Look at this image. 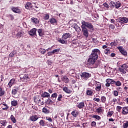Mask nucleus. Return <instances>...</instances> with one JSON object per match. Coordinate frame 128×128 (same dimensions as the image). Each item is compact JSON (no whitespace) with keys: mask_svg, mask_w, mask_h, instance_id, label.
I'll use <instances>...</instances> for the list:
<instances>
[{"mask_svg":"<svg viewBox=\"0 0 128 128\" xmlns=\"http://www.w3.org/2000/svg\"><path fill=\"white\" fill-rule=\"evenodd\" d=\"M16 50H14L12 51L10 54H9V56L10 58H14V56L15 54H16Z\"/></svg>","mask_w":128,"mask_h":128,"instance_id":"c756f323","label":"nucleus"},{"mask_svg":"<svg viewBox=\"0 0 128 128\" xmlns=\"http://www.w3.org/2000/svg\"><path fill=\"white\" fill-rule=\"evenodd\" d=\"M117 48L119 50L120 52H121L123 56H126L128 54V52L126 51L122 46H118Z\"/></svg>","mask_w":128,"mask_h":128,"instance_id":"9d476101","label":"nucleus"},{"mask_svg":"<svg viewBox=\"0 0 128 128\" xmlns=\"http://www.w3.org/2000/svg\"><path fill=\"white\" fill-rule=\"evenodd\" d=\"M32 22H34V24H38V20L36 18H32Z\"/></svg>","mask_w":128,"mask_h":128,"instance_id":"37998d69","label":"nucleus"},{"mask_svg":"<svg viewBox=\"0 0 128 128\" xmlns=\"http://www.w3.org/2000/svg\"><path fill=\"white\" fill-rule=\"evenodd\" d=\"M104 8H106V10H108V8H110V6H108V3L106 2H104Z\"/></svg>","mask_w":128,"mask_h":128,"instance_id":"6e6d98bb","label":"nucleus"},{"mask_svg":"<svg viewBox=\"0 0 128 128\" xmlns=\"http://www.w3.org/2000/svg\"><path fill=\"white\" fill-rule=\"evenodd\" d=\"M122 114L126 115L128 114V108L126 106L122 108Z\"/></svg>","mask_w":128,"mask_h":128,"instance_id":"412c9836","label":"nucleus"},{"mask_svg":"<svg viewBox=\"0 0 128 128\" xmlns=\"http://www.w3.org/2000/svg\"><path fill=\"white\" fill-rule=\"evenodd\" d=\"M62 80L65 82V84H68L70 82V79L68 78V76H64L62 78Z\"/></svg>","mask_w":128,"mask_h":128,"instance_id":"aec40b11","label":"nucleus"},{"mask_svg":"<svg viewBox=\"0 0 128 128\" xmlns=\"http://www.w3.org/2000/svg\"><path fill=\"white\" fill-rule=\"evenodd\" d=\"M58 115L60 116L61 117L64 116V111L61 110L59 112Z\"/></svg>","mask_w":128,"mask_h":128,"instance_id":"5fc2aeb1","label":"nucleus"},{"mask_svg":"<svg viewBox=\"0 0 128 128\" xmlns=\"http://www.w3.org/2000/svg\"><path fill=\"white\" fill-rule=\"evenodd\" d=\"M62 94H59L58 98V102H60L62 100Z\"/></svg>","mask_w":128,"mask_h":128,"instance_id":"4d7b16f0","label":"nucleus"},{"mask_svg":"<svg viewBox=\"0 0 128 128\" xmlns=\"http://www.w3.org/2000/svg\"><path fill=\"white\" fill-rule=\"evenodd\" d=\"M12 20H14V16L12 14H10L8 16Z\"/></svg>","mask_w":128,"mask_h":128,"instance_id":"0e129e2a","label":"nucleus"},{"mask_svg":"<svg viewBox=\"0 0 128 128\" xmlns=\"http://www.w3.org/2000/svg\"><path fill=\"white\" fill-rule=\"evenodd\" d=\"M42 112H44V114H50V110L46 108H42Z\"/></svg>","mask_w":128,"mask_h":128,"instance_id":"e433bc0d","label":"nucleus"},{"mask_svg":"<svg viewBox=\"0 0 128 128\" xmlns=\"http://www.w3.org/2000/svg\"><path fill=\"white\" fill-rule=\"evenodd\" d=\"M116 4L114 2H110V6H111L112 8H114L116 6Z\"/></svg>","mask_w":128,"mask_h":128,"instance_id":"603ef678","label":"nucleus"},{"mask_svg":"<svg viewBox=\"0 0 128 128\" xmlns=\"http://www.w3.org/2000/svg\"><path fill=\"white\" fill-rule=\"evenodd\" d=\"M112 94L114 96H118V92L116 90H114L112 92Z\"/></svg>","mask_w":128,"mask_h":128,"instance_id":"09e8293b","label":"nucleus"},{"mask_svg":"<svg viewBox=\"0 0 128 128\" xmlns=\"http://www.w3.org/2000/svg\"><path fill=\"white\" fill-rule=\"evenodd\" d=\"M115 84L117 86H122V82L120 81H116V82Z\"/></svg>","mask_w":128,"mask_h":128,"instance_id":"8fccbe9b","label":"nucleus"},{"mask_svg":"<svg viewBox=\"0 0 128 128\" xmlns=\"http://www.w3.org/2000/svg\"><path fill=\"white\" fill-rule=\"evenodd\" d=\"M93 100L97 102H100V98H94Z\"/></svg>","mask_w":128,"mask_h":128,"instance_id":"13d9d810","label":"nucleus"},{"mask_svg":"<svg viewBox=\"0 0 128 128\" xmlns=\"http://www.w3.org/2000/svg\"><path fill=\"white\" fill-rule=\"evenodd\" d=\"M100 50L98 48H95L92 50V53L89 56L88 60V64L92 66V64H96V68H98V66L100 64V62H96V60L98 58V56H100Z\"/></svg>","mask_w":128,"mask_h":128,"instance_id":"f257e3e1","label":"nucleus"},{"mask_svg":"<svg viewBox=\"0 0 128 128\" xmlns=\"http://www.w3.org/2000/svg\"><path fill=\"white\" fill-rule=\"evenodd\" d=\"M46 120L50 122H52V119L50 118V117H46Z\"/></svg>","mask_w":128,"mask_h":128,"instance_id":"e2e57ef3","label":"nucleus"},{"mask_svg":"<svg viewBox=\"0 0 128 128\" xmlns=\"http://www.w3.org/2000/svg\"><path fill=\"white\" fill-rule=\"evenodd\" d=\"M122 108L120 106H116V111L118 112H120V110H122Z\"/></svg>","mask_w":128,"mask_h":128,"instance_id":"bf43d9fd","label":"nucleus"},{"mask_svg":"<svg viewBox=\"0 0 128 128\" xmlns=\"http://www.w3.org/2000/svg\"><path fill=\"white\" fill-rule=\"evenodd\" d=\"M42 98H50V95L48 94V92H44L42 95Z\"/></svg>","mask_w":128,"mask_h":128,"instance_id":"7c9ffc66","label":"nucleus"},{"mask_svg":"<svg viewBox=\"0 0 128 128\" xmlns=\"http://www.w3.org/2000/svg\"><path fill=\"white\" fill-rule=\"evenodd\" d=\"M91 76L92 74L86 72H83L81 74L82 80H88V78Z\"/></svg>","mask_w":128,"mask_h":128,"instance_id":"423d86ee","label":"nucleus"},{"mask_svg":"<svg viewBox=\"0 0 128 128\" xmlns=\"http://www.w3.org/2000/svg\"><path fill=\"white\" fill-rule=\"evenodd\" d=\"M30 120L32 122H36L38 120V117L36 115L32 116L30 117Z\"/></svg>","mask_w":128,"mask_h":128,"instance_id":"2eb2a0df","label":"nucleus"},{"mask_svg":"<svg viewBox=\"0 0 128 128\" xmlns=\"http://www.w3.org/2000/svg\"><path fill=\"white\" fill-rule=\"evenodd\" d=\"M82 26H84V28H88V30H94V26L92 23L89 22H86L84 20H82L81 22Z\"/></svg>","mask_w":128,"mask_h":128,"instance_id":"7ed1b4c3","label":"nucleus"},{"mask_svg":"<svg viewBox=\"0 0 128 128\" xmlns=\"http://www.w3.org/2000/svg\"><path fill=\"white\" fill-rule=\"evenodd\" d=\"M54 54H56V52H60V48H58V49H55L52 50Z\"/></svg>","mask_w":128,"mask_h":128,"instance_id":"de8ad7c7","label":"nucleus"},{"mask_svg":"<svg viewBox=\"0 0 128 128\" xmlns=\"http://www.w3.org/2000/svg\"><path fill=\"white\" fill-rule=\"evenodd\" d=\"M58 96V94L56 92H55L52 94L51 98H52V100L54 102L56 100V97Z\"/></svg>","mask_w":128,"mask_h":128,"instance_id":"473e14b6","label":"nucleus"},{"mask_svg":"<svg viewBox=\"0 0 128 128\" xmlns=\"http://www.w3.org/2000/svg\"><path fill=\"white\" fill-rule=\"evenodd\" d=\"M106 86H110V84H112V79L108 78L106 80Z\"/></svg>","mask_w":128,"mask_h":128,"instance_id":"4be33fe9","label":"nucleus"},{"mask_svg":"<svg viewBox=\"0 0 128 128\" xmlns=\"http://www.w3.org/2000/svg\"><path fill=\"white\" fill-rule=\"evenodd\" d=\"M12 12H15L16 14H20V10L18 8L12 7Z\"/></svg>","mask_w":128,"mask_h":128,"instance_id":"6ab92c4d","label":"nucleus"},{"mask_svg":"<svg viewBox=\"0 0 128 128\" xmlns=\"http://www.w3.org/2000/svg\"><path fill=\"white\" fill-rule=\"evenodd\" d=\"M74 20H70L69 22V24H72V26H73V28H75V30H76L78 28H80V26H78V24H76V23H74Z\"/></svg>","mask_w":128,"mask_h":128,"instance_id":"9b49d317","label":"nucleus"},{"mask_svg":"<svg viewBox=\"0 0 128 128\" xmlns=\"http://www.w3.org/2000/svg\"><path fill=\"white\" fill-rule=\"evenodd\" d=\"M54 54V52H48V53L46 54V56H52Z\"/></svg>","mask_w":128,"mask_h":128,"instance_id":"3c124183","label":"nucleus"},{"mask_svg":"<svg viewBox=\"0 0 128 128\" xmlns=\"http://www.w3.org/2000/svg\"><path fill=\"white\" fill-rule=\"evenodd\" d=\"M91 126H96V122H92L91 124Z\"/></svg>","mask_w":128,"mask_h":128,"instance_id":"774afa93","label":"nucleus"},{"mask_svg":"<svg viewBox=\"0 0 128 128\" xmlns=\"http://www.w3.org/2000/svg\"><path fill=\"white\" fill-rule=\"evenodd\" d=\"M114 111L108 112L107 114V116L110 118L114 114Z\"/></svg>","mask_w":128,"mask_h":128,"instance_id":"79ce46f5","label":"nucleus"},{"mask_svg":"<svg viewBox=\"0 0 128 128\" xmlns=\"http://www.w3.org/2000/svg\"><path fill=\"white\" fill-rule=\"evenodd\" d=\"M52 102H52V100H50V98H48L47 100L46 104H52Z\"/></svg>","mask_w":128,"mask_h":128,"instance_id":"49530a36","label":"nucleus"},{"mask_svg":"<svg viewBox=\"0 0 128 128\" xmlns=\"http://www.w3.org/2000/svg\"><path fill=\"white\" fill-rule=\"evenodd\" d=\"M20 78L23 82H28L30 80V78H28V75L26 74H22L20 76Z\"/></svg>","mask_w":128,"mask_h":128,"instance_id":"0eeeda50","label":"nucleus"},{"mask_svg":"<svg viewBox=\"0 0 128 128\" xmlns=\"http://www.w3.org/2000/svg\"><path fill=\"white\" fill-rule=\"evenodd\" d=\"M104 52L106 54H110V50L108 48H106L105 50H104Z\"/></svg>","mask_w":128,"mask_h":128,"instance_id":"a18cd8bd","label":"nucleus"},{"mask_svg":"<svg viewBox=\"0 0 128 128\" xmlns=\"http://www.w3.org/2000/svg\"><path fill=\"white\" fill-rule=\"evenodd\" d=\"M115 6L116 8H120V3H116Z\"/></svg>","mask_w":128,"mask_h":128,"instance_id":"680f3d73","label":"nucleus"},{"mask_svg":"<svg viewBox=\"0 0 128 128\" xmlns=\"http://www.w3.org/2000/svg\"><path fill=\"white\" fill-rule=\"evenodd\" d=\"M110 28H111V30H114V24H110L109 25Z\"/></svg>","mask_w":128,"mask_h":128,"instance_id":"69168bd1","label":"nucleus"},{"mask_svg":"<svg viewBox=\"0 0 128 128\" xmlns=\"http://www.w3.org/2000/svg\"><path fill=\"white\" fill-rule=\"evenodd\" d=\"M66 4H73L74 2H72V0H66Z\"/></svg>","mask_w":128,"mask_h":128,"instance_id":"864d4df0","label":"nucleus"},{"mask_svg":"<svg viewBox=\"0 0 128 128\" xmlns=\"http://www.w3.org/2000/svg\"><path fill=\"white\" fill-rule=\"evenodd\" d=\"M72 38V34L70 33H65L62 36V38H58V42H60V44H68V41L66 40H68V38Z\"/></svg>","mask_w":128,"mask_h":128,"instance_id":"f03ea898","label":"nucleus"},{"mask_svg":"<svg viewBox=\"0 0 128 128\" xmlns=\"http://www.w3.org/2000/svg\"><path fill=\"white\" fill-rule=\"evenodd\" d=\"M39 124L40 126H44V124H46L44 121L42 120H40V122H39Z\"/></svg>","mask_w":128,"mask_h":128,"instance_id":"a19ab883","label":"nucleus"},{"mask_svg":"<svg viewBox=\"0 0 128 128\" xmlns=\"http://www.w3.org/2000/svg\"><path fill=\"white\" fill-rule=\"evenodd\" d=\"M0 124H2L4 126H6V121L5 120H0Z\"/></svg>","mask_w":128,"mask_h":128,"instance_id":"ea45409f","label":"nucleus"},{"mask_svg":"<svg viewBox=\"0 0 128 128\" xmlns=\"http://www.w3.org/2000/svg\"><path fill=\"white\" fill-rule=\"evenodd\" d=\"M38 32L40 36H42L44 34V32L42 30V29L40 28L38 30Z\"/></svg>","mask_w":128,"mask_h":128,"instance_id":"bb28decb","label":"nucleus"},{"mask_svg":"<svg viewBox=\"0 0 128 128\" xmlns=\"http://www.w3.org/2000/svg\"><path fill=\"white\" fill-rule=\"evenodd\" d=\"M16 80L14 78L11 79L8 84L9 88H12V84H14Z\"/></svg>","mask_w":128,"mask_h":128,"instance_id":"a211bd4d","label":"nucleus"},{"mask_svg":"<svg viewBox=\"0 0 128 128\" xmlns=\"http://www.w3.org/2000/svg\"><path fill=\"white\" fill-rule=\"evenodd\" d=\"M18 88H14L12 90V94L14 96H16L18 94Z\"/></svg>","mask_w":128,"mask_h":128,"instance_id":"5701e85b","label":"nucleus"},{"mask_svg":"<svg viewBox=\"0 0 128 128\" xmlns=\"http://www.w3.org/2000/svg\"><path fill=\"white\" fill-rule=\"evenodd\" d=\"M92 118H96V120H100V116L98 115H93Z\"/></svg>","mask_w":128,"mask_h":128,"instance_id":"58836bf2","label":"nucleus"},{"mask_svg":"<svg viewBox=\"0 0 128 128\" xmlns=\"http://www.w3.org/2000/svg\"><path fill=\"white\" fill-rule=\"evenodd\" d=\"M10 120L14 124H16V118H14V115H11Z\"/></svg>","mask_w":128,"mask_h":128,"instance_id":"c9c22d12","label":"nucleus"},{"mask_svg":"<svg viewBox=\"0 0 128 128\" xmlns=\"http://www.w3.org/2000/svg\"><path fill=\"white\" fill-rule=\"evenodd\" d=\"M4 90H2V88L0 86V96H4L5 94Z\"/></svg>","mask_w":128,"mask_h":128,"instance_id":"72a5a7b5","label":"nucleus"},{"mask_svg":"<svg viewBox=\"0 0 128 128\" xmlns=\"http://www.w3.org/2000/svg\"><path fill=\"white\" fill-rule=\"evenodd\" d=\"M12 106H18V100H14L11 102Z\"/></svg>","mask_w":128,"mask_h":128,"instance_id":"2f4dec72","label":"nucleus"},{"mask_svg":"<svg viewBox=\"0 0 128 128\" xmlns=\"http://www.w3.org/2000/svg\"><path fill=\"white\" fill-rule=\"evenodd\" d=\"M72 116L74 118H76L80 114V112L76 110H74L71 112Z\"/></svg>","mask_w":128,"mask_h":128,"instance_id":"ddd939ff","label":"nucleus"},{"mask_svg":"<svg viewBox=\"0 0 128 128\" xmlns=\"http://www.w3.org/2000/svg\"><path fill=\"white\" fill-rule=\"evenodd\" d=\"M95 90L96 92H100L102 90V83L98 82L97 81L94 82Z\"/></svg>","mask_w":128,"mask_h":128,"instance_id":"6e6552de","label":"nucleus"},{"mask_svg":"<svg viewBox=\"0 0 128 128\" xmlns=\"http://www.w3.org/2000/svg\"><path fill=\"white\" fill-rule=\"evenodd\" d=\"M86 94L87 96H92V94H94V92H92V90H90V88H88L86 91Z\"/></svg>","mask_w":128,"mask_h":128,"instance_id":"dca6fc26","label":"nucleus"},{"mask_svg":"<svg viewBox=\"0 0 128 128\" xmlns=\"http://www.w3.org/2000/svg\"><path fill=\"white\" fill-rule=\"evenodd\" d=\"M50 18V15L48 14H46L45 16H44V20H48Z\"/></svg>","mask_w":128,"mask_h":128,"instance_id":"052dcab7","label":"nucleus"},{"mask_svg":"<svg viewBox=\"0 0 128 128\" xmlns=\"http://www.w3.org/2000/svg\"><path fill=\"white\" fill-rule=\"evenodd\" d=\"M25 8L27 10H30V8H32V3L30 2H28L25 5Z\"/></svg>","mask_w":128,"mask_h":128,"instance_id":"a878e982","label":"nucleus"},{"mask_svg":"<svg viewBox=\"0 0 128 128\" xmlns=\"http://www.w3.org/2000/svg\"><path fill=\"white\" fill-rule=\"evenodd\" d=\"M4 78V75L2 74L0 76V82H3Z\"/></svg>","mask_w":128,"mask_h":128,"instance_id":"338daca9","label":"nucleus"},{"mask_svg":"<svg viewBox=\"0 0 128 128\" xmlns=\"http://www.w3.org/2000/svg\"><path fill=\"white\" fill-rule=\"evenodd\" d=\"M118 41H114V42H112L110 44L111 46H118Z\"/></svg>","mask_w":128,"mask_h":128,"instance_id":"4c0bfd02","label":"nucleus"},{"mask_svg":"<svg viewBox=\"0 0 128 128\" xmlns=\"http://www.w3.org/2000/svg\"><path fill=\"white\" fill-rule=\"evenodd\" d=\"M96 112L98 114H100L102 113V107H99L96 110Z\"/></svg>","mask_w":128,"mask_h":128,"instance_id":"cd10ccee","label":"nucleus"},{"mask_svg":"<svg viewBox=\"0 0 128 128\" xmlns=\"http://www.w3.org/2000/svg\"><path fill=\"white\" fill-rule=\"evenodd\" d=\"M0 106H1V108L3 110H8L9 108L8 106L6 103H2Z\"/></svg>","mask_w":128,"mask_h":128,"instance_id":"f8f14e48","label":"nucleus"},{"mask_svg":"<svg viewBox=\"0 0 128 128\" xmlns=\"http://www.w3.org/2000/svg\"><path fill=\"white\" fill-rule=\"evenodd\" d=\"M49 21L51 24H56L57 22L56 20L54 18H50Z\"/></svg>","mask_w":128,"mask_h":128,"instance_id":"b1692460","label":"nucleus"},{"mask_svg":"<svg viewBox=\"0 0 128 128\" xmlns=\"http://www.w3.org/2000/svg\"><path fill=\"white\" fill-rule=\"evenodd\" d=\"M77 108H84V102H80L79 103H77V106H76Z\"/></svg>","mask_w":128,"mask_h":128,"instance_id":"4468645a","label":"nucleus"},{"mask_svg":"<svg viewBox=\"0 0 128 128\" xmlns=\"http://www.w3.org/2000/svg\"><path fill=\"white\" fill-rule=\"evenodd\" d=\"M40 52L41 54H44L46 52V50L44 48H40Z\"/></svg>","mask_w":128,"mask_h":128,"instance_id":"f704fd0d","label":"nucleus"},{"mask_svg":"<svg viewBox=\"0 0 128 128\" xmlns=\"http://www.w3.org/2000/svg\"><path fill=\"white\" fill-rule=\"evenodd\" d=\"M100 100L102 104H106V97L104 96H101Z\"/></svg>","mask_w":128,"mask_h":128,"instance_id":"c85d7f7f","label":"nucleus"},{"mask_svg":"<svg viewBox=\"0 0 128 128\" xmlns=\"http://www.w3.org/2000/svg\"><path fill=\"white\" fill-rule=\"evenodd\" d=\"M128 68V66L126 64H124L118 68V70L122 74H126V70Z\"/></svg>","mask_w":128,"mask_h":128,"instance_id":"20e7f679","label":"nucleus"},{"mask_svg":"<svg viewBox=\"0 0 128 128\" xmlns=\"http://www.w3.org/2000/svg\"><path fill=\"white\" fill-rule=\"evenodd\" d=\"M118 22H120L121 24H128V18L126 17H120L117 19Z\"/></svg>","mask_w":128,"mask_h":128,"instance_id":"39448f33","label":"nucleus"},{"mask_svg":"<svg viewBox=\"0 0 128 128\" xmlns=\"http://www.w3.org/2000/svg\"><path fill=\"white\" fill-rule=\"evenodd\" d=\"M28 34L30 36H34L36 34V28H32V30H30Z\"/></svg>","mask_w":128,"mask_h":128,"instance_id":"f3484780","label":"nucleus"},{"mask_svg":"<svg viewBox=\"0 0 128 128\" xmlns=\"http://www.w3.org/2000/svg\"><path fill=\"white\" fill-rule=\"evenodd\" d=\"M82 30V32L83 34V35L85 38H88V30L84 26H81Z\"/></svg>","mask_w":128,"mask_h":128,"instance_id":"1a4fd4ad","label":"nucleus"},{"mask_svg":"<svg viewBox=\"0 0 128 128\" xmlns=\"http://www.w3.org/2000/svg\"><path fill=\"white\" fill-rule=\"evenodd\" d=\"M124 128H128V121H126L123 124Z\"/></svg>","mask_w":128,"mask_h":128,"instance_id":"c03bdc74","label":"nucleus"},{"mask_svg":"<svg viewBox=\"0 0 128 128\" xmlns=\"http://www.w3.org/2000/svg\"><path fill=\"white\" fill-rule=\"evenodd\" d=\"M63 90H64V92H66V94H71L72 93V90H70V89H68V87H66V86H64L63 88Z\"/></svg>","mask_w":128,"mask_h":128,"instance_id":"393cba45","label":"nucleus"}]
</instances>
